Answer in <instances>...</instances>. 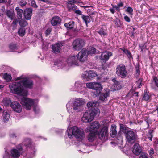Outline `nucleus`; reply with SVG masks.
<instances>
[{"label": "nucleus", "instance_id": "nucleus-35", "mask_svg": "<svg viewBox=\"0 0 158 158\" xmlns=\"http://www.w3.org/2000/svg\"><path fill=\"white\" fill-rule=\"evenodd\" d=\"M39 101V99H37V102L36 104V105H35L34 104L32 107L33 108L34 111L36 113H38L40 110V108L38 106Z\"/></svg>", "mask_w": 158, "mask_h": 158}, {"label": "nucleus", "instance_id": "nucleus-20", "mask_svg": "<svg viewBox=\"0 0 158 158\" xmlns=\"http://www.w3.org/2000/svg\"><path fill=\"white\" fill-rule=\"evenodd\" d=\"M98 105V102L97 101H90L88 102L87 103V106L88 107V109L89 111H92V110H98V109H95V107Z\"/></svg>", "mask_w": 158, "mask_h": 158}, {"label": "nucleus", "instance_id": "nucleus-3", "mask_svg": "<svg viewBox=\"0 0 158 158\" xmlns=\"http://www.w3.org/2000/svg\"><path fill=\"white\" fill-rule=\"evenodd\" d=\"M108 127L106 126L100 124L98 121L91 123L90 126L85 130L86 132H94L97 134V136L101 139H106L108 135Z\"/></svg>", "mask_w": 158, "mask_h": 158}, {"label": "nucleus", "instance_id": "nucleus-25", "mask_svg": "<svg viewBox=\"0 0 158 158\" xmlns=\"http://www.w3.org/2000/svg\"><path fill=\"white\" fill-rule=\"evenodd\" d=\"M60 22L61 19L59 17L55 16L53 17L51 20V23L53 26H56L60 23Z\"/></svg>", "mask_w": 158, "mask_h": 158}, {"label": "nucleus", "instance_id": "nucleus-39", "mask_svg": "<svg viewBox=\"0 0 158 158\" xmlns=\"http://www.w3.org/2000/svg\"><path fill=\"white\" fill-rule=\"evenodd\" d=\"M11 100L9 98H4L3 100V103L4 105L5 106H8L10 103Z\"/></svg>", "mask_w": 158, "mask_h": 158}, {"label": "nucleus", "instance_id": "nucleus-12", "mask_svg": "<svg viewBox=\"0 0 158 158\" xmlns=\"http://www.w3.org/2000/svg\"><path fill=\"white\" fill-rule=\"evenodd\" d=\"M24 148L25 146L22 147V144L19 145L16 147L17 149H14L11 151V156L14 158H18L19 156L20 153H22V150Z\"/></svg>", "mask_w": 158, "mask_h": 158}, {"label": "nucleus", "instance_id": "nucleus-26", "mask_svg": "<svg viewBox=\"0 0 158 158\" xmlns=\"http://www.w3.org/2000/svg\"><path fill=\"white\" fill-rule=\"evenodd\" d=\"M9 47L10 51L15 52L19 49V46L16 44L11 43L9 45Z\"/></svg>", "mask_w": 158, "mask_h": 158}, {"label": "nucleus", "instance_id": "nucleus-40", "mask_svg": "<svg viewBox=\"0 0 158 158\" xmlns=\"http://www.w3.org/2000/svg\"><path fill=\"white\" fill-rule=\"evenodd\" d=\"M149 153L151 158L156 157V153L154 152L153 149L152 148L150 149L149 151Z\"/></svg>", "mask_w": 158, "mask_h": 158}, {"label": "nucleus", "instance_id": "nucleus-38", "mask_svg": "<svg viewBox=\"0 0 158 158\" xmlns=\"http://www.w3.org/2000/svg\"><path fill=\"white\" fill-rule=\"evenodd\" d=\"M84 21L86 25H87V23L90 22V19L89 16H88L84 15H82V16Z\"/></svg>", "mask_w": 158, "mask_h": 158}, {"label": "nucleus", "instance_id": "nucleus-27", "mask_svg": "<svg viewBox=\"0 0 158 158\" xmlns=\"http://www.w3.org/2000/svg\"><path fill=\"white\" fill-rule=\"evenodd\" d=\"M116 126L115 125H111L110 131V134L112 137H114L117 134V131L116 130Z\"/></svg>", "mask_w": 158, "mask_h": 158}, {"label": "nucleus", "instance_id": "nucleus-29", "mask_svg": "<svg viewBox=\"0 0 158 158\" xmlns=\"http://www.w3.org/2000/svg\"><path fill=\"white\" fill-rule=\"evenodd\" d=\"M6 14L7 16L11 20H12L15 16L14 11L12 10H8L7 11Z\"/></svg>", "mask_w": 158, "mask_h": 158}, {"label": "nucleus", "instance_id": "nucleus-33", "mask_svg": "<svg viewBox=\"0 0 158 158\" xmlns=\"http://www.w3.org/2000/svg\"><path fill=\"white\" fill-rule=\"evenodd\" d=\"M2 118L3 121L5 122L7 121L9 118V114L6 111H4L3 112Z\"/></svg>", "mask_w": 158, "mask_h": 158}, {"label": "nucleus", "instance_id": "nucleus-15", "mask_svg": "<svg viewBox=\"0 0 158 158\" xmlns=\"http://www.w3.org/2000/svg\"><path fill=\"white\" fill-rule=\"evenodd\" d=\"M94 86L93 89L95 90V91L92 92V95L93 97H95L98 96L101 93L102 87L100 83L97 82H94Z\"/></svg>", "mask_w": 158, "mask_h": 158}, {"label": "nucleus", "instance_id": "nucleus-59", "mask_svg": "<svg viewBox=\"0 0 158 158\" xmlns=\"http://www.w3.org/2000/svg\"><path fill=\"white\" fill-rule=\"evenodd\" d=\"M51 31V30L50 29H48L46 31L45 34L46 35H49Z\"/></svg>", "mask_w": 158, "mask_h": 158}, {"label": "nucleus", "instance_id": "nucleus-62", "mask_svg": "<svg viewBox=\"0 0 158 158\" xmlns=\"http://www.w3.org/2000/svg\"><path fill=\"white\" fill-rule=\"evenodd\" d=\"M42 34L41 33H40L39 35V36H38V38L40 40H42Z\"/></svg>", "mask_w": 158, "mask_h": 158}, {"label": "nucleus", "instance_id": "nucleus-61", "mask_svg": "<svg viewBox=\"0 0 158 158\" xmlns=\"http://www.w3.org/2000/svg\"><path fill=\"white\" fill-rule=\"evenodd\" d=\"M75 12L76 13L79 14V15H81V13H82V12L79 10H76Z\"/></svg>", "mask_w": 158, "mask_h": 158}, {"label": "nucleus", "instance_id": "nucleus-45", "mask_svg": "<svg viewBox=\"0 0 158 158\" xmlns=\"http://www.w3.org/2000/svg\"><path fill=\"white\" fill-rule=\"evenodd\" d=\"M94 82H91L86 83V86L90 89H93L94 88Z\"/></svg>", "mask_w": 158, "mask_h": 158}, {"label": "nucleus", "instance_id": "nucleus-43", "mask_svg": "<svg viewBox=\"0 0 158 158\" xmlns=\"http://www.w3.org/2000/svg\"><path fill=\"white\" fill-rule=\"evenodd\" d=\"M19 25L22 27H25L27 25V23L24 20L21 19L19 22Z\"/></svg>", "mask_w": 158, "mask_h": 158}, {"label": "nucleus", "instance_id": "nucleus-1", "mask_svg": "<svg viewBox=\"0 0 158 158\" xmlns=\"http://www.w3.org/2000/svg\"><path fill=\"white\" fill-rule=\"evenodd\" d=\"M33 82L24 75H22L15 79V81L10 83L9 88L10 92L20 96H27L28 92L24 87L31 89L33 86Z\"/></svg>", "mask_w": 158, "mask_h": 158}, {"label": "nucleus", "instance_id": "nucleus-46", "mask_svg": "<svg viewBox=\"0 0 158 158\" xmlns=\"http://www.w3.org/2000/svg\"><path fill=\"white\" fill-rule=\"evenodd\" d=\"M98 33L102 36H105L106 35V31H104L103 29H101L98 32Z\"/></svg>", "mask_w": 158, "mask_h": 158}, {"label": "nucleus", "instance_id": "nucleus-58", "mask_svg": "<svg viewBox=\"0 0 158 158\" xmlns=\"http://www.w3.org/2000/svg\"><path fill=\"white\" fill-rule=\"evenodd\" d=\"M139 158H148L147 155L145 154H141L139 157Z\"/></svg>", "mask_w": 158, "mask_h": 158}, {"label": "nucleus", "instance_id": "nucleus-8", "mask_svg": "<svg viewBox=\"0 0 158 158\" xmlns=\"http://www.w3.org/2000/svg\"><path fill=\"white\" fill-rule=\"evenodd\" d=\"M99 113V110H93L92 111H89L85 112L81 118L83 122L89 123L92 121L94 117Z\"/></svg>", "mask_w": 158, "mask_h": 158}, {"label": "nucleus", "instance_id": "nucleus-36", "mask_svg": "<svg viewBox=\"0 0 158 158\" xmlns=\"http://www.w3.org/2000/svg\"><path fill=\"white\" fill-rule=\"evenodd\" d=\"M3 77L4 79L7 81H10L12 79V77L10 73H6L4 74Z\"/></svg>", "mask_w": 158, "mask_h": 158}, {"label": "nucleus", "instance_id": "nucleus-57", "mask_svg": "<svg viewBox=\"0 0 158 158\" xmlns=\"http://www.w3.org/2000/svg\"><path fill=\"white\" fill-rule=\"evenodd\" d=\"M124 19L125 20L128 22H129L130 21V18L127 15H125L124 16Z\"/></svg>", "mask_w": 158, "mask_h": 158}, {"label": "nucleus", "instance_id": "nucleus-6", "mask_svg": "<svg viewBox=\"0 0 158 158\" xmlns=\"http://www.w3.org/2000/svg\"><path fill=\"white\" fill-rule=\"evenodd\" d=\"M22 96L23 97L21 98V103L26 110H29L33 107L34 104L36 105L38 99H32L25 97V96Z\"/></svg>", "mask_w": 158, "mask_h": 158}, {"label": "nucleus", "instance_id": "nucleus-63", "mask_svg": "<svg viewBox=\"0 0 158 158\" xmlns=\"http://www.w3.org/2000/svg\"><path fill=\"white\" fill-rule=\"evenodd\" d=\"M18 22L17 19H14L13 22V23L14 25H16L17 23Z\"/></svg>", "mask_w": 158, "mask_h": 158}, {"label": "nucleus", "instance_id": "nucleus-47", "mask_svg": "<svg viewBox=\"0 0 158 158\" xmlns=\"http://www.w3.org/2000/svg\"><path fill=\"white\" fill-rule=\"evenodd\" d=\"M140 74L139 68V66L136 67V73H135V76L136 77H138Z\"/></svg>", "mask_w": 158, "mask_h": 158}, {"label": "nucleus", "instance_id": "nucleus-48", "mask_svg": "<svg viewBox=\"0 0 158 158\" xmlns=\"http://www.w3.org/2000/svg\"><path fill=\"white\" fill-rule=\"evenodd\" d=\"M68 1L69 2L76 4H78L81 2V0H68Z\"/></svg>", "mask_w": 158, "mask_h": 158}, {"label": "nucleus", "instance_id": "nucleus-17", "mask_svg": "<svg viewBox=\"0 0 158 158\" xmlns=\"http://www.w3.org/2000/svg\"><path fill=\"white\" fill-rule=\"evenodd\" d=\"M23 144L25 147L31 148V149L32 150V152L34 153L35 151V145L32 143L31 139L28 138L26 139L24 141Z\"/></svg>", "mask_w": 158, "mask_h": 158}, {"label": "nucleus", "instance_id": "nucleus-7", "mask_svg": "<svg viewBox=\"0 0 158 158\" xmlns=\"http://www.w3.org/2000/svg\"><path fill=\"white\" fill-rule=\"evenodd\" d=\"M120 131L125 134L127 141L131 143L134 142L136 139L134 132L127 129L123 124H120Z\"/></svg>", "mask_w": 158, "mask_h": 158}, {"label": "nucleus", "instance_id": "nucleus-13", "mask_svg": "<svg viewBox=\"0 0 158 158\" xmlns=\"http://www.w3.org/2000/svg\"><path fill=\"white\" fill-rule=\"evenodd\" d=\"M88 55L87 51L85 49H83L76 55V57L80 61L84 62L87 60Z\"/></svg>", "mask_w": 158, "mask_h": 158}, {"label": "nucleus", "instance_id": "nucleus-11", "mask_svg": "<svg viewBox=\"0 0 158 158\" xmlns=\"http://www.w3.org/2000/svg\"><path fill=\"white\" fill-rule=\"evenodd\" d=\"M85 44L84 40L80 39H76L72 43V46L74 50L79 51L83 47Z\"/></svg>", "mask_w": 158, "mask_h": 158}, {"label": "nucleus", "instance_id": "nucleus-55", "mask_svg": "<svg viewBox=\"0 0 158 158\" xmlns=\"http://www.w3.org/2000/svg\"><path fill=\"white\" fill-rule=\"evenodd\" d=\"M152 131H149V132L148 133V138L149 139V140L151 141L152 140Z\"/></svg>", "mask_w": 158, "mask_h": 158}, {"label": "nucleus", "instance_id": "nucleus-42", "mask_svg": "<svg viewBox=\"0 0 158 158\" xmlns=\"http://www.w3.org/2000/svg\"><path fill=\"white\" fill-rule=\"evenodd\" d=\"M124 52L126 54L129 58L131 57V52L127 49L123 48L122 49Z\"/></svg>", "mask_w": 158, "mask_h": 158}, {"label": "nucleus", "instance_id": "nucleus-41", "mask_svg": "<svg viewBox=\"0 0 158 158\" xmlns=\"http://www.w3.org/2000/svg\"><path fill=\"white\" fill-rule=\"evenodd\" d=\"M25 33V30L24 28H20L18 31V33L19 35L21 36H23Z\"/></svg>", "mask_w": 158, "mask_h": 158}, {"label": "nucleus", "instance_id": "nucleus-44", "mask_svg": "<svg viewBox=\"0 0 158 158\" xmlns=\"http://www.w3.org/2000/svg\"><path fill=\"white\" fill-rule=\"evenodd\" d=\"M150 98V96L147 92L145 91L144 94V96L143 97V99L146 101H148Z\"/></svg>", "mask_w": 158, "mask_h": 158}, {"label": "nucleus", "instance_id": "nucleus-30", "mask_svg": "<svg viewBox=\"0 0 158 158\" xmlns=\"http://www.w3.org/2000/svg\"><path fill=\"white\" fill-rule=\"evenodd\" d=\"M123 140L122 137L120 136L119 137H118V138L114 139V142H111L112 143H115L118 145H120L123 143Z\"/></svg>", "mask_w": 158, "mask_h": 158}, {"label": "nucleus", "instance_id": "nucleus-21", "mask_svg": "<svg viewBox=\"0 0 158 158\" xmlns=\"http://www.w3.org/2000/svg\"><path fill=\"white\" fill-rule=\"evenodd\" d=\"M32 10L31 8H26L24 13L25 18L27 20L30 19L32 15Z\"/></svg>", "mask_w": 158, "mask_h": 158}, {"label": "nucleus", "instance_id": "nucleus-23", "mask_svg": "<svg viewBox=\"0 0 158 158\" xmlns=\"http://www.w3.org/2000/svg\"><path fill=\"white\" fill-rule=\"evenodd\" d=\"M97 134L94 132H90V133L87 135V140L90 142H93L97 138Z\"/></svg>", "mask_w": 158, "mask_h": 158}, {"label": "nucleus", "instance_id": "nucleus-31", "mask_svg": "<svg viewBox=\"0 0 158 158\" xmlns=\"http://www.w3.org/2000/svg\"><path fill=\"white\" fill-rule=\"evenodd\" d=\"M15 10L17 12V16L18 19H21L22 17V14L23 13V10L19 9L18 7H17Z\"/></svg>", "mask_w": 158, "mask_h": 158}, {"label": "nucleus", "instance_id": "nucleus-52", "mask_svg": "<svg viewBox=\"0 0 158 158\" xmlns=\"http://www.w3.org/2000/svg\"><path fill=\"white\" fill-rule=\"evenodd\" d=\"M142 80L141 79H139L136 82V84L138 85V87L140 88L141 86V82Z\"/></svg>", "mask_w": 158, "mask_h": 158}, {"label": "nucleus", "instance_id": "nucleus-51", "mask_svg": "<svg viewBox=\"0 0 158 158\" xmlns=\"http://www.w3.org/2000/svg\"><path fill=\"white\" fill-rule=\"evenodd\" d=\"M19 4L21 6H25L26 4V2L25 0H21L19 2Z\"/></svg>", "mask_w": 158, "mask_h": 158}, {"label": "nucleus", "instance_id": "nucleus-22", "mask_svg": "<svg viewBox=\"0 0 158 158\" xmlns=\"http://www.w3.org/2000/svg\"><path fill=\"white\" fill-rule=\"evenodd\" d=\"M133 153L138 155L141 153L142 149L140 145L138 143H135L132 150Z\"/></svg>", "mask_w": 158, "mask_h": 158}, {"label": "nucleus", "instance_id": "nucleus-49", "mask_svg": "<svg viewBox=\"0 0 158 158\" xmlns=\"http://www.w3.org/2000/svg\"><path fill=\"white\" fill-rule=\"evenodd\" d=\"M107 68V65L106 64H103L102 67L100 68V70L102 73H104V71Z\"/></svg>", "mask_w": 158, "mask_h": 158}, {"label": "nucleus", "instance_id": "nucleus-32", "mask_svg": "<svg viewBox=\"0 0 158 158\" xmlns=\"http://www.w3.org/2000/svg\"><path fill=\"white\" fill-rule=\"evenodd\" d=\"M95 53H98V52H97V51H96L95 48L93 47H90L89 48L88 50L87 51L88 55H92L93 54H95Z\"/></svg>", "mask_w": 158, "mask_h": 158}, {"label": "nucleus", "instance_id": "nucleus-28", "mask_svg": "<svg viewBox=\"0 0 158 158\" xmlns=\"http://www.w3.org/2000/svg\"><path fill=\"white\" fill-rule=\"evenodd\" d=\"M112 81L114 83L115 87V90H118L121 89V85L119 84L118 82L116 81L115 78L112 79Z\"/></svg>", "mask_w": 158, "mask_h": 158}, {"label": "nucleus", "instance_id": "nucleus-53", "mask_svg": "<svg viewBox=\"0 0 158 158\" xmlns=\"http://www.w3.org/2000/svg\"><path fill=\"white\" fill-rule=\"evenodd\" d=\"M153 82H154L155 84L158 87V79L156 77H155L153 78Z\"/></svg>", "mask_w": 158, "mask_h": 158}, {"label": "nucleus", "instance_id": "nucleus-60", "mask_svg": "<svg viewBox=\"0 0 158 158\" xmlns=\"http://www.w3.org/2000/svg\"><path fill=\"white\" fill-rule=\"evenodd\" d=\"M10 137L12 138H15L16 137V136L14 133H12L10 135Z\"/></svg>", "mask_w": 158, "mask_h": 158}, {"label": "nucleus", "instance_id": "nucleus-9", "mask_svg": "<svg viewBox=\"0 0 158 158\" xmlns=\"http://www.w3.org/2000/svg\"><path fill=\"white\" fill-rule=\"evenodd\" d=\"M116 73L117 75L122 78L125 77L127 74L125 67L123 65L117 66L116 68Z\"/></svg>", "mask_w": 158, "mask_h": 158}, {"label": "nucleus", "instance_id": "nucleus-10", "mask_svg": "<svg viewBox=\"0 0 158 158\" xmlns=\"http://www.w3.org/2000/svg\"><path fill=\"white\" fill-rule=\"evenodd\" d=\"M97 76L96 72L93 71L85 72L82 75V77L85 81H89L91 80L93 78Z\"/></svg>", "mask_w": 158, "mask_h": 158}, {"label": "nucleus", "instance_id": "nucleus-2", "mask_svg": "<svg viewBox=\"0 0 158 158\" xmlns=\"http://www.w3.org/2000/svg\"><path fill=\"white\" fill-rule=\"evenodd\" d=\"M66 133L69 138L72 139L74 137L79 141L80 143L79 148L80 149L78 150V151L80 152H87L86 151H85L84 150L89 146L90 144L86 143L87 141L85 140V134L82 129L78 128L76 126H73L68 128L66 131Z\"/></svg>", "mask_w": 158, "mask_h": 158}, {"label": "nucleus", "instance_id": "nucleus-37", "mask_svg": "<svg viewBox=\"0 0 158 158\" xmlns=\"http://www.w3.org/2000/svg\"><path fill=\"white\" fill-rule=\"evenodd\" d=\"M74 24V22L71 21L68 23H65L64 25L67 29H71L73 28Z\"/></svg>", "mask_w": 158, "mask_h": 158}, {"label": "nucleus", "instance_id": "nucleus-16", "mask_svg": "<svg viewBox=\"0 0 158 158\" xmlns=\"http://www.w3.org/2000/svg\"><path fill=\"white\" fill-rule=\"evenodd\" d=\"M11 107L15 112L20 113L22 110V106L21 104L17 101H14L11 102Z\"/></svg>", "mask_w": 158, "mask_h": 158}, {"label": "nucleus", "instance_id": "nucleus-5", "mask_svg": "<svg viewBox=\"0 0 158 158\" xmlns=\"http://www.w3.org/2000/svg\"><path fill=\"white\" fill-rule=\"evenodd\" d=\"M77 59L75 56H69L68 58L66 61L55 62L53 67L54 69L61 68L65 70H68L71 67L78 65Z\"/></svg>", "mask_w": 158, "mask_h": 158}, {"label": "nucleus", "instance_id": "nucleus-24", "mask_svg": "<svg viewBox=\"0 0 158 158\" xmlns=\"http://www.w3.org/2000/svg\"><path fill=\"white\" fill-rule=\"evenodd\" d=\"M62 46V44L61 43H58L52 45V51L55 53L59 52L60 51Z\"/></svg>", "mask_w": 158, "mask_h": 158}, {"label": "nucleus", "instance_id": "nucleus-50", "mask_svg": "<svg viewBox=\"0 0 158 158\" xmlns=\"http://www.w3.org/2000/svg\"><path fill=\"white\" fill-rule=\"evenodd\" d=\"M126 11L130 14L131 15H132V12L133 11V10L131 7H128L126 10Z\"/></svg>", "mask_w": 158, "mask_h": 158}, {"label": "nucleus", "instance_id": "nucleus-56", "mask_svg": "<svg viewBox=\"0 0 158 158\" xmlns=\"http://www.w3.org/2000/svg\"><path fill=\"white\" fill-rule=\"evenodd\" d=\"M3 158H9L8 152L7 151L5 152V154L3 156Z\"/></svg>", "mask_w": 158, "mask_h": 158}, {"label": "nucleus", "instance_id": "nucleus-4", "mask_svg": "<svg viewBox=\"0 0 158 158\" xmlns=\"http://www.w3.org/2000/svg\"><path fill=\"white\" fill-rule=\"evenodd\" d=\"M84 99L81 98H73L70 99L66 105L67 111L69 113L74 111L80 112L83 109V106L85 103Z\"/></svg>", "mask_w": 158, "mask_h": 158}, {"label": "nucleus", "instance_id": "nucleus-14", "mask_svg": "<svg viewBox=\"0 0 158 158\" xmlns=\"http://www.w3.org/2000/svg\"><path fill=\"white\" fill-rule=\"evenodd\" d=\"M113 55L111 52L105 51L102 52L100 57V60L102 62L105 63L109 60V58Z\"/></svg>", "mask_w": 158, "mask_h": 158}, {"label": "nucleus", "instance_id": "nucleus-19", "mask_svg": "<svg viewBox=\"0 0 158 158\" xmlns=\"http://www.w3.org/2000/svg\"><path fill=\"white\" fill-rule=\"evenodd\" d=\"M85 87V84H84L82 83L81 81H77L75 83L73 90H77L81 92V91Z\"/></svg>", "mask_w": 158, "mask_h": 158}, {"label": "nucleus", "instance_id": "nucleus-34", "mask_svg": "<svg viewBox=\"0 0 158 158\" xmlns=\"http://www.w3.org/2000/svg\"><path fill=\"white\" fill-rule=\"evenodd\" d=\"M67 7L69 10H75L77 8V6L74 4L68 2L67 3Z\"/></svg>", "mask_w": 158, "mask_h": 158}, {"label": "nucleus", "instance_id": "nucleus-18", "mask_svg": "<svg viewBox=\"0 0 158 158\" xmlns=\"http://www.w3.org/2000/svg\"><path fill=\"white\" fill-rule=\"evenodd\" d=\"M110 90L108 89H105V92L100 95L99 97L100 100L104 101L107 100V98L109 97Z\"/></svg>", "mask_w": 158, "mask_h": 158}, {"label": "nucleus", "instance_id": "nucleus-54", "mask_svg": "<svg viewBox=\"0 0 158 158\" xmlns=\"http://www.w3.org/2000/svg\"><path fill=\"white\" fill-rule=\"evenodd\" d=\"M31 6L34 8H37V6L34 0H32L31 1Z\"/></svg>", "mask_w": 158, "mask_h": 158}, {"label": "nucleus", "instance_id": "nucleus-64", "mask_svg": "<svg viewBox=\"0 0 158 158\" xmlns=\"http://www.w3.org/2000/svg\"><path fill=\"white\" fill-rule=\"evenodd\" d=\"M110 11H111V12L112 14H114V13L115 10H114V9L110 8Z\"/></svg>", "mask_w": 158, "mask_h": 158}]
</instances>
